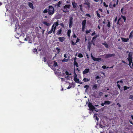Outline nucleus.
I'll return each instance as SVG.
<instances>
[{"label":"nucleus","instance_id":"obj_1","mask_svg":"<svg viewBox=\"0 0 133 133\" xmlns=\"http://www.w3.org/2000/svg\"><path fill=\"white\" fill-rule=\"evenodd\" d=\"M48 13L49 15H53L54 12V7L51 5H50L47 8Z\"/></svg>","mask_w":133,"mask_h":133},{"label":"nucleus","instance_id":"obj_2","mask_svg":"<svg viewBox=\"0 0 133 133\" xmlns=\"http://www.w3.org/2000/svg\"><path fill=\"white\" fill-rule=\"evenodd\" d=\"M70 8V5L69 4H67L62 8V10L64 12H68Z\"/></svg>","mask_w":133,"mask_h":133},{"label":"nucleus","instance_id":"obj_3","mask_svg":"<svg viewBox=\"0 0 133 133\" xmlns=\"http://www.w3.org/2000/svg\"><path fill=\"white\" fill-rule=\"evenodd\" d=\"M127 59L129 62V65L131 68H132V66L131 65V63L132 61V57L131 53L129 52V54Z\"/></svg>","mask_w":133,"mask_h":133},{"label":"nucleus","instance_id":"obj_4","mask_svg":"<svg viewBox=\"0 0 133 133\" xmlns=\"http://www.w3.org/2000/svg\"><path fill=\"white\" fill-rule=\"evenodd\" d=\"M74 80L76 83H79V79L77 78V75L75 71L74 72Z\"/></svg>","mask_w":133,"mask_h":133},{"label":"nucleus","instance_id":"obj_5","mask_svg":"<svg viewBox=\"0 0 133 133\" xmlns=\"http://www.w3.org/2000/svg\"><path fill=\"white\" fill-rule=\"evenodd\" d=\"M73 19L72 17H70L69 18V27L70 28L71 27L73 24Z\"/></svg>","mask_w":133,"mask_h":133},{"label":"nucleus","instance_id":"obj_6","mask_svg":"<svg viewBox=\"0 0 133 133\" xmlns=\"http://www.w3.org/2000/svg\"><path fill=\"white\" fill-rule=\"evenodd\" d=\"M58 21L57 20L56 22L55 23H54V30L53 31V33H55V31L56 29V27L58 26Z\"/></svg>","mask_w":133,"mask_h":133},{"label":"nucleus","instance_id":"obj_7","mask_svg":"<svg viewBox=\"0 0 133 133\" xmlns=\"http://www.w3.org/2000/svg\"><path fill=\"white\" fill-rule=\"evenodd\" d=\"M115 54H106L105 55V57L106 58H108L111 57H113L114 56Z\"/></svg>","mask_w":133,"mask_h":133},{"label":"nucleus","instance_id":"obj_8","mask_svg":"<svg viewBox=\"0 0 133 133\" xmlns=\"http://www.w3.org/2000/svg\"><path fill=\"white\" fill-rule=\"evenodd\" d=\"M89 72V69H85L83 71V74H85L88 73Z\"/></svg>","mask_w":133,"mask_h":133},{"label":"nucleus","instance_id":"obj_9","mask_svg":"<svg viewBox=\"0 0 133 133\" xmlns=\"http://www.w3.org/2000/svg\"><path fill=\"white\" fill-rule=\"evenodd\" d=\"M97 128H100L101 129L103 128V130L104 128H105V127L104 126H102V125L99 124H97L96 126Z\"/></svg>","mask_w":133,"mask_h":133},{"label":"nucleus","instance_id":"obj_10","mask_svg":"<svg viewBox=\"0 0 133 133\" xmlns=\"http://www.w3.org/2000/svg\"><path fill=\"white\" fill-rule=\"evenodd\" d=\"M58 39L59 41L61 42H63L65 39V38L64 37H60L58 38Z\"/></svg>","mask_w":133,"mask_h":133},{"label":"nucleus","instance_id":"obj_11","mask_svg":"<svg viewBox=\"0 0 133 133\" xmlns=\"http://www.w3.org/2000/svg\"><path fill=\"white\" fill-rule=\"evenodd\" d=\"M89 108L91 109H94L95 108V107H94L91 103H89L88 105Z\"/></svg>","mask_w":133,"mask_h":133},{"label":"nucleus","instance_id":"obj_12","mask_svg":"<svg viewBox=\"0 0 133 133\" xmlns=\"http://www.w3.org/2000/svg\"><path fill=\"white\" fill-rule=\"evenodd\" d=\"M54 24L52 26L51 30L48 32V34H51L52 32V31H53L54 30Z\"/></svg>","mask_w":133,"mask_h":133},{"label":"nucleus","instance_id":"obj_13","mask_svg":"<svg viewBox=\"0 0 133 133\" xmlns=\"http://www.w3.org/2000/svg\"><path fill=\"white\" fill-rule=\"evenodd\" d=\"M97 84H94L92 86V89L93 90H94L95 89H97Z\"/></svg>","mask_w":133,"mask_h":133},{"label":"nucleus","instance_id":"obj_14","mask_svg":"<svg viewBox=\"0 0 133 133\" xmlns=\"http://www.w3.org/2000/svg\"><path fill=\"white\" fill-rule=\"evenodd\" d=\"M28 5L30 8L33 9H34V6L32 3L30 2L28 3Z\"/></svg>","mask_w":133,"mask_h":133},{"label":"nucleus","instance_id":"obj_15","mask_svg":"<svg viewBox=\"0 0 133 133\" xmlns=\"http://www.w3.org/2000/svg\"><path fill=\"white\" fill-rule=\"evenodd\" d=\"M62 29L61 28L60 29H59L57 31V34L58 35H59L61 34L62 31Z\"/></svg>","mask_w":133,"mask_h":133},{"label":"nucleus","instance_id":"obj_16","mask_svg":"<svg viewBox=\"0 0 133 133\" xmlns=\"http://www.w3.org/2000/svg\"><path fill=\"white\" fill-rule=\"evenodd\" d=\"M121 39L123 41L125 42H127L129 40L128 38H121Z\"/></svg>","mask_w":133,"mask_h":133},{"label":"nucleus","instance_id":"obj_17","mask_svg":"<svg viewBox=\"0 0 133 133\" xmlns=\"http://www.w3.org/2000/svg\"><path fill=\"white\" fill-rule=\"evenodd\" d=\"M72 4L73 6V7L74 8H76L77 6V4L75 2H72Z\"/></svg>","mask_w":133,"mask_h":133},{"label":"nucleus","instance_id":"obj_18","mask_svg":"<svg viewBox=\"0 0 133 133\" xmlns=\"http://www.w3.org/2000/svg\"><path fill=\"white\" fill-rule=\"evenodd\" d=\"M111 103V102L109 101H105L104 102V104H105V105H107Z\"/></svg>","mask_w":133,"mask_h":133},{"label":"nucleus","instance_id":"obj_19","mask_svg":"<svg viewBox=\"0 0 133 133\" xmlns=\"http://www.w3.org/2000/svg\"><path fill=\"white\" fill-rule=\"evenodd\" d=\"M101 58H96L94 60V61H99L101 60Z\"/></svg>","mask_w":133,"mask_h":133},{"label":"nucleus","instance_id":"obj_20","mask_svg":"<svg viewBox=\"0 0 133 133\" xmlns=\"http://www.w3.org/2000/svg\"><path fill=\"white\" fill-rule=\"evenodd\" d=\"M71 32V30L70 29L67 32V35L69 37H70V34Z\"/></svg>","mask_w":133,"mask_h":133},{"label":"nucleus","instance_id":"obj_21","mask_svg":"<svg viewBox=\"0 0 133 133\" xmlns=\"http://www.w3.org/2000/svg\"><path fill=\"white\" fill-rule=\"evenodd\" d=\"M86 21L85 20H83L82 23V26H85L86 23Z\"/></svg>","mask_w":133,"mask_h":133},{"label":"nucleus","instance_id":"obj_22","mask_svg":"<svg viewBox=\"0 0 133 133\" xmlns=\"http://www.w3.org/2000/svg\"><path fill=\"white\" fill-rule=\"evenodd\" d=\"M102 44L105 46L106 48H108L109 46L108 45L106 44L105 42L102 43Z\"/></svg>","mask_w":133,"mask_h":133},{"label":"nucleus","instance_id":"obj_23","mask_svg":"<svg viewBox=\"0 0 133 133\" xmlns=\"http://www.w3.org/2000/svg\"><path fill=\"white\" fill-rule=\"evenodd\" d=\"M83 81L85 82H86L88 81H90V79L87 78H84Z\"/></svg>","mask_w":133,"mask_h":133},{"label":"nucleus","instance_id":"obj_24","mask_svg":"<svg viewBox=\"0 0 133 133\" xmlns=\"http://www.w3.org/2000/svg\"><path fill=\"white\" fill-rule=\"evenodd\" d=\"M74 66L75 65L77 67H78V63L75 60L74 62Z\"/></svg>","mask_w":133,"mask_h":133},{"label":"nucleus","instance_id":"obj_25","mask_svg":"<svg viewBox=\"0 0 133 133\" xmlns=\"http://www.w3.org/2000/svg\"><path fill=\"white\" fill-rule=\"evenodd\" d=\"M43 23L46 26H48L50 25V24L45 21L43 22Z\"/></svg>","mask_w":133,"mask_h":133},{"label":"nucleus","instance_id":"obj_26","mask_svg":"<svg viewBox=\"0 0 133 133\" xmlns=\"http://www.w3.org/2000/svg\"><path fill=\"white\" fill-rule=\"evenodd\" d=\"M133 31H132L130 34L129 35V37L130 38H131L133 37Z\"/></svg>","mask_w":133,"mask_h":133},{"label":"nucleus","instance_id":"obj_27","mask_svg":"<svg viewBox=\"0 0 133 133\" xmlns=\"http://www.w3.org/2000/svg\"><path fill=\"white\" fill-rule=\"evenodd\" d=\"M62 2L61 1H59L57 4H56L58 7L60 6V5Z\"/></svg>","mask_w":133,"mask_h":133},{"label":"nucleus","instance_id":"obj_28","mask_svg":"<svg viewBox=\"0 0 133 133\" xmlns=\"http://www.w3.org/2000/svg\"><path fill=\"white\" fill-rule=\"evenodd\" d=\"M68 59H65V58H64L63 59L61 60L62 62H67L68 61Z\"/></svg>","mask_w":133,"mask_h":133},{"label":"nucleus","instance_id":"obj_29","mask_svg":"<svg viewBox=\"0 0 133 133\" xmlns=\"http://www.w3.org/2000/svg\"><path fill=\"white\" fill-rule=\"evenodd\" d=\"M65 74L66 75H71V73H69L68 71H66L65 72Z\"/></svg>","mask_w":133,"mask_h":133},{"label":"nucleus","instance_id":"obj_30","mask_svg":"<svg viewBox=\"0 0 133 133\" xmlns=\"http://www.w3.org/2000/svg\"><path fill=\"white\" fill-rule=\"evenodd\" d=\"M78 57L80 58H82L83 57V55L81 53H79L78 56Z\"/></svg>","mask_w":133,"mask_h":133},{"label":"nucleus","instance_id":"obj_31","mask_svg":"<svg viewBox=\"0 0 133 133\" xmlns=\"http://www.w3.org/2000/svg\"><path fill=\"white\" fill-rule=\"evenodd\" d=\"M84 4L87 5H88L89 7L90 6V4L89 2H85L84 3Z\"/></svg>","mask_w":133,"mask_h":133},{"label":"nucleus","instance_id":"obj_32","mask_svg":"<svg viewBox=\"0 0 133 133\" xmlns=\"http://www.w3.org/2000/svg\"><path fill=\"white\" fill-rule=\"evenodd\" d=\"M53 65L55 67H56L58 66V64L55 61L54 62V64H53Z\"/></svg>","mask_w":133,"mask_h":133},{"label":"nucleus","instance_id":"obj_33","mask_svg":"<svg viewBox=\"0 0 133 133\" xmlns=\"http://www.w3.org/2000/svg\"><path fill=\"white\" fill-rule=\"evenodd\" d=\"M56 50H57L56 53L57 54L59 53L60 52L59 49L58 48H56Z\"/></svg>","mask_w":133,"mask_h":133},{"label":"nucleus","instance_id":"obj_34","mask_svg":"<svg viewBox=\"0 0 133 133\" xmlns=\"http://www.w3.org/2000/svg\"><path fill=\"white\" fill-rule=\"evenodd\" d=\"M121 12L123 14H124L125 13V11H124V10H123V8H122L121 9Z\"/></svg>","mask_w":133,"mask_h":133},{"label":"nucleus","instance_id":"obj_35","mask_svg":"<svg viewBox=\"0 0 133 133\" xmlns=\"http://www.w3.org/2000/svg\"><path fill=\"white\" fill-rule=\"evenodd\" d=\"M103 94V93L102 92H100L99 93V97H96L97 98H100L101 96Z\"/></svg>","mask_w":133,"mask_h":133},{"label":"nucleus","instance_id":"obj_36","mask_svg":"<svg viewBox=\"0 0 133 133\" xmlns=\"http://www.w3.org/2000/svg\"><path fill=\"white\" fill-rule=\"evenodd\" d=\"M96 114H95L94 115V117L95 118V119L97 121H98V117L96 116Z\"/></svg>","mask_w":133,"mask_h":133},{"label":"nucleus","instance_id":"obj_37","mask_svg":"<svg viewBox=\"0 0 133 133\" xmlns=\"http://www.w3.org/2000/svg\"><path fill=\"white\" fill-rule=\"evenodd\" d=\"M5 8L6 9V11H8V4H7L5 5Z\"/></svg>","mask_w":133,"mask_h":133},{"label":"nucleus","instance_id":"obj_38","mask_svg":"<svg viewBox=\"0 0 133 133\" xmlns=\"http://www.w3.org/2000/svg\"><path fill=\"white\" fill-rule=\"evenodd\" d=\"M98 35H96L95 36L93 37L92 40L93 41L94 39H96L97 37H98Z\"/></svg>","mask_w":133,"mask_h":133},{"label":"nucleus","instance_id":"obj_39","mask_svg":"<svg viewBox=\"0 0 133 133\" xmlns=\"http://www.w3.org/2000/svg\"><path fill=\"white\" fill-rule=\"evenodd\" d=\"M124 90H127L128 89H129L130 88L129 87H127L126 86H124Z\"/></svg>","mask_w":133,"mask_h":133},{"label":"nucleus","instance_id":"obj_40","mask_svg":"<svg viewBox=\"0 0 133 133\" xmlns=\"http://www.w3.org/2000/svg\"><path fill=\"white\" fill-rule=\"evenodd\" d=\"M129 99H133V95H131L129 96Z\"/></svg>","mask_w":133,"mask_h":133},{"label":"nucleus","instance_id":"obj_41","mask_svg":"<svg viewBox=\"0 0 133 133\" xmlns=\"http://www.w3.org/2000/svg\"><path fill=\"white\" fill-rule=\"evenodd\" d=\"M47 12H48V10L47 9H45L43 11V12L44 13H46Z\"/></svg>","mask_w":133,"mask_h":133},{"label":"nucleus","instance_id":"obj_42","mask_svg":"<svg viewBox=\"0 0 133 133\" xmlns=\"http://www.w3.org/2000/svg\"><path fill=\"white\" fill-rule=\"evenodd\" d=\"M88 48L89 49V50H90V48L91 47V45L90 43H88Z\"/></svg>","mask_w":133,"mask_h":133},{"label":"nucleus","instance_id":"obj_43","mask_svg":"<svg viewBox=\"0 0 133 133\" xmlns=\"http://www.w3.org/2000/svg\"><path fill=\"white\" fill-rule=\"evenodd\" d=\"M79 7L80 8V9L81 11H83V9H82V5H79Z\"/></svg>","mask_w":133,"mask_h":133},{"label":"nucleus","instance_id":"obj_44","mask_svg":"<svg viewBox=\"0 0 133 133\" xmlns=\"http://www.w3.org/2000/svg\"><path fill=\"white\" fill-rule=\"evenodd\" d=\"M91 31V30L90 29L89 30H86L85 31L86 33L87 34L89 33Z\"/></svg>","mask_w":133,"mask_h":133},{"label":"nucleus","instance_id":"obj_45","mask_svg":"<svg viewBox=\"0 0 133 133\" xmlns=\"http://www.w3.org/2000/svg\"><path fill=\"white\" fill-rule=\"evenodd\" d=\"M85 88H86V90L89 87V86L87 85H86L84 87Z\"/></svg>","mask_w":133,"mask_h":133},{"label":"nucleus","instance_id":"obj_46","mask_svg":"<svg viewBox=\"0 0 133 133\" xmlns=\"http://www.w3.org/2000/svg\"><path fill=\"white\" fill-rule=\"evenodd\" d=\"M43 61L44 62H48V60L46 59L45 58H44L43 59Z\"/></svg>","mask_w":133,"mask_h":133},{"label":"nucleus","instance_id":"obj_47","mask_svg":"<svg viewBox=\"0 0 133 133\" xmlns=\"http://www.w3.org/2000/svg\"><path fill=\"white\" fill-rule=\"evenodd\" d=\"M121 16L122 17V18L124 20V21L125 22L126 20V18H125V17L124 16Z\"/></svg>","mask_w":133,"mask_h":133},{"label":"nucleus","instance_id":"obj_48","mask_svg":"<svg viewBox=\"0 0 133 133\" xmlns=\"http://www.w3.org/2000/svg\"><path fill=\"white\" fill-rule=\"evenodd\" d=\"M85 28V26H82V30L83 31H84Z\"/></svg>","mask_w":133,"mask_h":133},{"label":"nucleus","instance_id":"obj_49","mask_svg":"<svg viewBox=\"0 0 133 133\" xmlns=\"http://www.w3.org/2000/svg\"><path fill=\"white\" fill-rule=\"evenodd\" d=\"M91 56L92 58V59L94 60V59H95V58L92 55V54H91Z\"/></svg>","mask_w":133,"mask_h":133},{"label":"nucleus","instance_id":"obj_50","mask_svg":"<svg viewBox=\"0 0 133 133\" xmlns=\"http://www.w3.org/2000/svg\"><path fill=\"white\" fill-rule=\"evenodd\" d=\"M104 5L106 7H108V5H106L105 2H103V3Z\"/></svg>","mask_w":133,"mask_h":133},{"label":"nucleus","instance_id":"obj_51","mask_svg":"<svg viewBox=\"0 0 133 133\" xmlns=\"http://www.w3.org/2000/svg\"><path fill=\"white\" fill-rule=\"evenodd\" d=\"M110 23L109 22L107 24V26L108 27H109L110 26Z\"/></svg>","mask_w":133,"mask_h":133},{"label":"nucleus","instance_id":"obj_52","mask_svg":"<svg viewBox=\"0 0 133 133\" xmlns=\"http://www.w3.org/2000/svg\"><path fill=\"white\" fill-rule=\"evenodd\" d=\"M79 39L78 38H77L76 41V43H77L79 42Z\"/></svg>","mask_w":133,"mask_h":133},{"label":"nucleus","instance_id":"obj_53","mask_svg":"<svg viewBox=\"0 0 133 133\" xmlns=\"http://www.w3.org/2000/svg\"><path fill=\"white\" fill-rule=\"evenodd\" d=\"M67 56V55L66 54H65L64 55V56L65 58H67L68 57Z\"/></svg>","mask_w":133,"mask_h":133},{"label":"nucleus","instance_id":"obj_54","mask_svg":"<svg viewBox=\"0 0 133 133\" xmlns=\"http://www.w3.org/2000/svg\"><path fill=\"white\" fill-rule=\"evenodd\" d=\"M85 16H86L89 17H91V16H90V15L88 14H86L85 15Z\"/></svg>","mask_w":133,"mask_h":133},{"label":"nucleus","instance_id":"obj_55","mask_svg":"<svg viewBox=\"0 0 133 133\" xmlns=\"http://www.w3.org/2000/svg\"><path fill=\"white\" fill-rule=\"evenodd\" d=\"M37 49L36 48H35L34 49V50H33V51L34 52H36L37 51Z\"/></svg>","mask_w":133,"mask_h":133},{"label":"nucleus","instance_id":"obj_56","mask_svg":"<svg viewBox=\"0 0 133 133\" xmlns=\"http://www.w3.org/2000/svg\"><path fill=\"white\" fill-rule=\"evenodd\" d=\"M8 3V0H4V3L5 4L6 3Z\"/></svg>","mask_w":133,"mask_h":133},{"label":"nucleus","instance_id":"obj_57","mask_svg":"<svg viewBox=\"0 0 133 133\" xmlns=\"http://www.w3.org/2000/svg\"><path fill=\"white\" fill-rule=\"evenodd\" d=\"M95 34V32L94 31L92 34L91 35L92 36H93Z\"/></svg>","mask_w":133,"mask_h":133},{"label":"nucleus","instance_id":"obj_58","mask_svg":"<svg viewBox=\"0 0 133 133\" xmlns=\"http://www.w3.org/2000/svg\"><path fill=\"white\" fill-rule=\"evenodd\" d=\"M102 68L103 69H105L106 68V66L105 65H103L102 66Z\"/></svg>","mask_w":133,"mask_h":133},{"label":"nucleus","instance_id":"obj_59","mask_svg":"<svg viewBox=\"0 0 133 133\" xmlns=\"http://www.w3.org/2000/svg\"><path fill=\"white\" fill-rule=\"evenodd\" d=\"M97 16L98 17H99V18H100L101 17L100 14H97Z\"/></svg>","mask_w":133,"mask_h":133},{"label":"nucleus","instance_id":"obj_60","mask_svg":"<svg viewBox=\"0 0 133 133\" xmlns=\"http://www.w3.org/2000/svg\"><path fill=\"white\" fill-rule=\"evenodd\" d=\"M99 76H96V79H99Z\"/></svg>","mask_w":133,"mask_h":133},{"label":"nucleus","instance_id":"obj_61","mask_svg":"<svg viewBox=\"0 0 133 133\" xmlns=\"http://www.w3.org/2000/svg\"><path fill=\"white\" fill-rule=\"evenodd\" d=\"M60 25H61L62 26L64 27V25L63 23H61Z\"/></svg>","mask_w":133,"mask_h":133},{"label":"nucleus","instance_id":"obj_62","mask_svg":"<svg viewBox=\"0 0 133 133\" xmlns=\"http://www.w3.org/2000/svg\"><path fill=\"white\" fill-rule=\"evenodd\" d=\"M104 105H105V104H104V103H102L101 104V105L102 106H104Z\"/></svg>","mask_w":133,"mask_h":133},{"label":"nucleus","instance_id":"obj_63","mask_svg":"<svg viewBox=\"0 0 133 133\" xmlns=\"http://www.w3.org/2000/svg\"><path fill=\"white\" fill-rule=\"evenodd\" d=\"M73 37L74 38H76V36L74 34L73 35Z\"/></svg>","mask_w":133,"mask_h":133},{"label":"nucleus","instance_id":"obj_64","mask_svg":"<svg viewBox=\"0 0 133 133\" xmlns=\"http://www.w3.org/2000/svg\"><path fill=\"white\" fill-rule=\"evenodd\" d=\"M72 44L73 45H75L76 44L75 43L73 42L72 41Z\"/></svg>","mask_w":133,"mask_h":133}]
</instances>
